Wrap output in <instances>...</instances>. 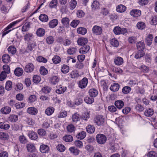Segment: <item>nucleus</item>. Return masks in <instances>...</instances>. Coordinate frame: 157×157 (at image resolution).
Masks as SVG:
<instances>
[{
    "label": "nucleus",
    "instance_id": "69168bd1",
    "mask_svg": "<svg viewBox=\"0 0 157 157\" xmlns=\"http://www.w3.org/2000/svg\"><path fill=\"white\" fill-rule=\"evenodd\" d=\"M52 60L54 63L57 64L61 61V58L59 56H56L52 59Z\"/></svg>",
    "mask_w": 157,
    "mask_h": 157
},
{
    "label": "nucleus",
    "instance_id": "ea45409f",
    "mask_svg": "<svg viewBox=\"0 0 157 157\" xmlns=\"http://www.w3.org/2000/svg\"><path fill=\"white\" fill-rule=\"evenodd\" d=\"M69 71V67L68 66L63 64L61 68V71L64 74L67 73Z\"/></svg>",
    "mask_w": 157,
    "mask_h": 157
},
{
    "label": "nucleus",
    "instance_id": "de8ad7c7",
    "mask_svg": "<svg viewBox=\"0 0 157 157\" xmlns=\"http://www.w3.org/2000/svg\"><path fill=\"white\" fill-rule=\"evenodd\" d=\"M99 6V3L97 1H94L92 4L91 8L93 10H95L98 9Z\"/></svg>",
    "mask_w": 157,
    "mask_h": 157
},
{
    "label": "nucleus",
    "instance_id": "5fc2aeb1",
    "mask_svg": "<svg viewBox=\"0 0 157 157\" xmlns=\"http://www.w3.org/2000/svg\"><path fill=\"white\" fill-rule=\"evenodd\" d=\"M30 27V23L29 22H26L22 26L21 30L22 32H26L29 30Z\"/></svg>",
    "mask_w": 157,
    "mask_h": 157
},
{
    "label": "nucleus",
    "instance_id": "49530a36",
    "mask_svg": "<svg viewBox=\"0 0 157 157\" xmlns=\"http://www.w3.org/2000/svg\"><path fill=\"white\" fill-rule=\"evenodd\" d=\"M110 43L113 46L117 47L119 45V42L115 38H113L110 40Z\"/></svg>",
    "mask_w": 157,
    "mask_h": 157
},
{
    "label": "nucleus",
    "instance_id": "338daca9",
    "mask_svg": "<svg viewBox=\"0 0 157 157\" xmlns=\"http://www.w3.org/2000/svg\"><path fill=\"white\" fill-rule=\"evenodd\" d=\"M57 148L58 151L61 152H63L65 151L66 148L64 145L60 144L57 145Z\"/></svg>",
    "mask_w": 157,
    "mask_h": 157
},
{
    "label": "nucleus",
    "instance_id": "20e7f679",
    "mask_svg": "<svg viewBox=\"0 0 157 157\" xmlns=\"http://www.w3.org/2000/svg\"><path fill=\"white\" fill-rule=\"evenodd\" d=\"M105 120V117L103 116L98 115L95 118L94 123L98 126L101 125L104 123Z\"/></svg>",
    "mask_w": 157,
    "mask_h": 157
},
{
    "label": "nucleus",
    "instance_id": "f8f14e48",
    "mask_svg": "<svg viewBox=\"0 0 157 157\" xmlns=\"http://www.w3.org/2000/svg\"><path fill=\"white\" fill-rule=\"evenodd\" d=\"M114 62L115 65L120 66L122 65L124 63L123 59L120 56H118L115 58Z\"/></svg>",
    "mask_w": 157,
    "mask_h": 157
},
{
    "label": "nucleus",
    "instance_id": "58836bf2",
    "mask_svg": "<svg viewBox=\"0 0 157 157\" xmlns=\"http://www.w3.org/2000/svg\"><path fill=\"white\" fill-rule=\"evenodd\" d=\"M54 111V109L52 107H50L47 108L45 111V113L48 116L51 115Z\"/></svg>",
    "mask_w": 157,
    "mask_h": 157
},
{
    "label": "nucleus",
    "instance_id": "e433bc0d",
    "mask_svg": "<svg viewBox=\"0 0 157 157\" xmlns=\"http://www.w3.org/2000/svg\"><path fill=\"white\" fill-rule=\"evenodd\" d=\"M77 49L75 47H70L67 50V53L70 55H73L76 53Z\"/></svg>",
    "mask_w": 157,
    "mask_h": 157
},
{
    "label": "nucleus",
    "instance_id": "aec40b11",
    "mask_svg": "<svg viewBox=\"0 0 157 157\" xmlns=\"http://www.w3.org/2000/svg\"><path fill=\"white\" fill-rule=\"evenodd\" d=\"M90 47L86 45L84 47L81 48L79 50V52L80 54H85L87 53L90 49Z\"/></svg>",
    "mask_w": 157,
    "mask_h": 157
},
{
    "label": "nucleus",
    "instance_id": "5701e85b",
    "mask_svg": "<svg viewBox=\"0 0 157 157\" xmlns=\"http://www.w3.org/2000/svg\"><path fill=\"white\" fill-rule=\"evenodd\" d=\"M81 116L77 113L73 114L72 117V120L73 122L76 123L79 121L80 119Z\"/></svg>",
    "mask_w": 157,
    "mask_h": 157
},
{
    "label": "nucleus",
    "instance_id": "a211bd4d",
    "mask_svg": "<svg viewBox=\"0 0 157 157\" xmlns=\"http://www.w3.org/2000/svg\"><path fill=\"white\" fill-rule=\"evenodd\" d=\"M69 150L70 151L71 153L73 154L74 155H78L80 151L79 150L75 147H70L69 149Z\"/></svg>",
    "mask_w": 157,
    "mask_h": 157
},
{
    "label": "nucleus",
    "instance_id": "bb28decb",
    "mask_svg": "<svg viewBox=\"0 0 157 157\" xmlns=\"http://www.w3.org/2000/svg\"><path fill=\"white\" fill-rule=\"evenodd\" d=\"M69 19L67 17H63L61 20V22L63 25L67 28L69 26Z\"/></svg>",
    "mask_w": 157,
    "mask_h": 157
},
{
    "label": "nucleus",
    "instance_id": "72a5a7b5",
    "mask_svg": "<svg viewBox=\"0 0 157 157\" xmlns=\"http://www.w3.org/2000/svg\"><path fill=\"white\" fill-rule=\"evenodd\" d=\"M18 119L17 115L14 114L10 115L8 118V121L11 122H16Z\"/></svg>",
    "mask_w": 157,
    "mask_h": 157
},
{
    "label": "nucleus",
    "instance_id": "864d4df0",
    "mask_svg": "<svg viewBox=\"0 0 157 157\" xmlns=\"http://www.w3.org/2000/svg\"><path fill=\"white\" fill-rule=\"evenodd\" d=\"M59 79L56 76H54L51 77L50 80L53 84L56 85L59 82Z\"/></svg>",
    "mask_w": 157,
    "mask_h": 157
},
{
    "label": "nucleus",
    "instance_id": "0eeeda50",
    "mask_svg": "<svg viewBox=\"0 0 157 157\" xmlns=\"http://www.w3.org/2000/svg\"><path fill=\"white\" fill-rule=\"evenodd\" d=\"M102 29L100 26L95 25L93 27L92 32L95 35H100L102 33Z\"/></svg>",
    "mask_w": 157,
    "mask_h": 157
},
{
    "label": "nucleus",
    "instance_id": "c85d7f7f",
    "mask_svg": "<svg viewBox=\"0 0 157 157\" xmlns=\"http://www.w3.org/2000/svg\"><path fill=\"white\" fill-rule=\"evenodd\" d=\"M18 140L21 144H26L28 141L27 138L23 135L19 136Z\"/></svg>",
    "mask_w": 157,
    "mask_h": 157
},
{
    "label": "nucleus",
    "instance_id": "393cba45",
    "mask_svg": "<svg viewBox=\"0 0 157 157\" xmlns=\"http://www.w3.org/2000/svg\"><path fill=\"white\" fill-rule=\"evenodd\" d=\"M154 114V111L152 109L149 108L147 109L144 112L145 116L147 117H150Z\"/></svg>",
    "mask_w": 157,
    "mask_h": 157
},
{
    "label": "nucleus",
    "instance_id": "f704fd0d",
    "mask_svg": "<svg viewBox=\"0 0 157 157\" xmlns=\"http://www.w3.org/2000/svg\"><path fill=\"white\" fill-rule=\"evenodd\" d=\"M86 132L85 131H82L78 133L76 136V137L80 140H82L86 137Z\"/></svg>",
    "mask_w": 157,
    "mask_h": 157
},
{
    "label": "nucleus",
    "instance_id": "6e6552de",
    "mask_svg": "<svg viewBox=\"0 0 157 157\" xmlns=\"http://www.w3.org/2000/svg\"><path fill=\"white\" fill-rule=\"evenodd\" d=\"M130 14L133 17H137L140 15L141 11L139 10L134 9L130 11Z\"/></svg>",
    "mask_w": 157,
    "mask_h": 157
},
{
    "label": "nucleus",
    "instance_id": "9d476101",
    "mask_svg": "<svg viewBox=\"0 0 157 157\" xmlns=\"http://www.w3.org/2000/svg\"><path fill=\"white\" fill-rule=\"evenodd\" d=\"M34 68V66L32 63H29L25 66L24 70L27 72H31L33 71Z\"/></svg>",
    "mask_w": 157,
    "mask_h": 157
},
{
    "label": "nucleus",
    "instance_id": "473e14b6",
    "mask_svg": "<svg viewBox=\"0 0 157 157\" xmlns=\"http://www.w3.org/2000/svg\"><path fill=\"white\" fill-rule=\"evenodd\" d=\"M45 33V30L44 29L42 28H39L36 31V34L38 36H42Z\"/></svg>",
    "mask_w": 157,
    "mask_h": 157
},
{
    "label": "nucleus",
    "instance_id": "6ab92c4d",
    "mask_svg": "<svg viewBox=\"0 0 157 157\" xmlns=\"http://www.w3.org/2000/svg\"><path fill=\"white\" fill-rule=\"evenodd\" d=\"M28 136L29 138L33 140H36L38 138V136L36 133L33 131L29 132Z\"/></svg>",
    "mask_w": 157,
    "mask_h": 157
},
{
    "label": "nucleus",
    "instance_id": "c756f323",
    "mask_svg": "<svg viewBox=\"0 0 157 157\" xmlns=\"http://www.w3.org/2000/svg\"><path fill=\"white\" fill-rule=\"evenodd\" d=\"M77 2L76 0H71L69 2V6L71 10H73L76 7Z\"/></svg>",
    "mask_w": 157,
    "mask_h": 157
},
{
    "label": "nucleus",
    "instance_id": "13d9d810",
    "mask_svg": "<svg viewBox=\"0 0 157 157\" xmlns=\"http://www.w3.org/2000/svg\"><path fill=\"white\" fill-rule=\"evenodd\" d=\"M46 41L47 44H50L53 43L54 39L52 36H50L46 38Z\"/></svg>",
    "mask_w": 157,
    "mask_h": 157
},
{
    "label": "nucleus",
    "instance_id": "b1692460",
    "mask_svg": "<svg viewBox=\"0 0 157 157\" xmlns=\"http://www.w3.org/2000/svg\"><path fill=\"white\" fill-rule=\"evenodd\" d=\"M120 86L118 84L114 83L112 84L110 87V89L112 91H117L119 89Z\"/></svg>",
    "mask_w": 157,
    "mask_h": 157
},
{
    "label": "nucleus",
    "instance_id": "774afa93",
    "mask_svg": "<svg viewBox=\"0 0 157 157\" xmlns=\"http://www.w3.org/2000/svg\"><path fill=\"white\" fill-rule=\"evenodd\" d=\"M81 119L84 120L85 121H87V119L90 117V114L88 112H85L82 114L81 117Z\"/></svg>",
    "mask_w": 157,
    "mask_h": 157
},
{
    "label": "nucleus",
    "instance_id": "e2e57ef3",
    "mask_svg": "<svg viewBox=\"0 0 157 157\" xmlns=\"http://www.w3.org/2000/svg\"><path fill=\"white\" fill-rule=\"evenodd\" d=\"M74 144L75 145L79 148H82L83 146L82 142L79 140H77L75 141Z\"/></svg>",
    "mask_w": 157,
    "mask_h": 157
},
{
    "label": "nucleus",
    "instance_id": "6e6d98bb",
    "mask_svg": "<svg viewBox=\"0 0 157 157\" xmlns=\"http://www.w3.org/2000/svg\"><path fill=\"white\" fill-rule=\"evenodd\" d=\"M63 140L67 142H71L73 141V138L70 135H66L63 138Z\"/></svg>",
    "mask_w": 157,
    "mask_h": 157
},
{
    "label": "nucleus",
    "instance_id": "4d7b16f0",
    "mask_svg": "<svg viewBox=\"0 0 157 157\" xmlns=\"http://www.w3.org/2000/svg\"><path fill=\"white\" fill-rule=\"evenodd\" d=\"M2 61L4 63L9 62L10 60V57L9 55L7 54H4L2 56Z\"/></svg>",
    "mask_w": 157,
    "mask_h": 157
},
{
    "label": "nucleus",
    "instance_id": "cd10ccee",
    "mask_svg": "<svg viewBox=\"0 0 157 157\" xmlns=\"http://www.w3.org/2000/svg\"><path fill=\"white\" fill-rule=\"evenodd\" d=\"M23 73V71L21 68L17 67L16 68L14 71V73L15 75L17 76H21Z\"/></svg>",
    "mask_w": 157,
    "mask_h": 157
},
{
    "label": "nucleus",
    "instance_id": "7ed1b4c3",
    "mask_svg": "<svg viewBox=\"0 0 157 157\" xmlns=\"http://www.w3.org/2000/svg\"><path fill=\"white\" fill-rule=\"evenodd\" d=\"M96 138L97 142L100 144H104L107 140L105 136L101 134H97Z\"/></svg>",
    "mask_w": 157,
    "mask_h": 157
},
{
    "label": "nucleus",
    "instance_id": "4be33fe9",
    "mask_svg": "<svg viewBox=\"0 0 157 157\" xmlns=\"http://www.w3.org/2000/svg\"><path fill=\"white\" fill-rule=\"evenodd\" d=\"M116 9L117 12L123 13L126 11V8L124 6L120 4L117 6Z\"/></svg>",
    "mask_w": 157,
    "mask_h": 157
},
{
    "label": "nucleus",
    "instance_id": "f257e3e1",
    "mask_svg": "<svg viewBox=\"0 0 157 157\" xmlns=\"http://www.w3.org/2000/svg\"><path fill=\"white\" fill-rule=\"evenodd\" d=\"M113 32L115 34L117 35H124L127 33L128 32L126 28H121L118 26H117L114 27L113 29Z\"/></svg>",
    "mask_w": 157,
    "mask_h": 157
},
{
    "label": "nucleus",
    "instance_id": "412c9836",
    "mask_svg": "<svg viewBox=\"0 0 157 157\" xmlns=\"http://www.w3.org/2000/svg\"><path fill=\"white\" fill-rule=\"evenodd\" d=\"M153 37V35L151 34L148 35L146 37V43L147 45L150 46L151 44Z\"/></svg>",
    "mask_w": 157,
    "mask_h": 157
},
{
    "label": "nucleus",
    "instance_id": "2eb2a0df",
    "mask_svg": "<svg viewBox=\"0 0 157 157\" xmlns=\"http://www.w3.org/2000/svg\"><path fill=\"white\" fill-rule=\"evenodd\" d=\"M11 111V108L8 106H5L1 108L0 110L1 113L4 114H7L10 113Z\"/></svg>",
    "mask_w": 157,
    "mask_h": 157
},
{
    "label": "nucleus",
    "instance_id": "680f3d73",
    "mask_svg": "<svg viewBox=\"0 0 157 157\" xmlns=\"http://www.w3.org/2000/svg\"><path fill=\"white\" fill-rule=\"evenodd\" d=\"M24 40L27 41H29L33 39V35L31 33H28L24 36Z\"/></svg>",
    "mask_w": 157,
    "mask_h": 157
},
{
    "label": "nucleus",
    "instance_id": "a18cd8bd",
    "mask_svg": "<svg viewBox=\"0 0 157 157\" xmlns=\"http://www.w3.org/2000/svg\"><path fill=\"white\" fill-rule=\"evenodd\" d=\"M136 26L138 29L143 30L145 28L146 25L144 22L140 21L137 23Z\"/></svg>",
    "mask_w": 157,
    "mask_h": 157
},
{
    "label": "nucleus",
    "instance_id": "7c9ffc66",
    "mask_svg": "<svg viewBox=\"0 0 157 157\" xmlns=\"http://www.w3.org/2000/svg\"><path fill=\"white\" fill-rule=\"evenodd\" d=\"M114 104L117 108L121 109L124 106V103L121 100H117L115 101Z\"/></svg>",
    "mask_w": 157,
    "mask_h": 157
},
{
    "label": "nucleus",
    "instance_id": "a878e982",
    "mask_svg": "<svg viewBox=\"0 0 157 157\" xmlns=\"http://www.w3.org/2000/svg\"><path fill=\"white\" fill-rule=\"evenodd\" d=\"M10 127V125L7 124L4 121H0V128L5 130L8 129Z\"/></svg>",
    "mask_w": 157,
    "mask_h": 157
},
{
    "label": "nucleus",
    "instance_id": "dca6fc26",
    "mask_svg": "<svg viewBox=\"0 0 157 157\" xmlns=\"http://www.w3.org/2000/svg\"><path fill=\"white\" fill-rule=\"evenodd\" d=\"M66 87L60 85L57 87V89L56 90V92L59 94H60L64 93L66 90Z\"/></svg>",
    "mask_w": 157,
    "mask_h": 157
},
{
    "label": "nucleus",
    "instance_id": "bf43d9fd",
    "mask_svg": "<svg viewBox=\"0 0 157 157\" xmlns=\"http://www.w3.org/2000/svg\"><path fill=\"white\" fill-rule=\"evenodd\" d=\"M9 138L7 133L4 132H0V139L2 140H6Z\"/></svg>",
    "mask_w": 157,
    "mask_h": 157
},
{
    "label": "nucleus",
    "instance_id": "1a4fd4ad",
    "mask_svg": "<svg viewBox=\"0 0 157 157\" xmlns=\"http://www.w3.org/2000/svg\"><path fill=\"white\" fill-rule=\"evenodd\" d=\"M27 112L30 114L36 115L38 113V110L36 108L34 107H29L27 109Z\"/></svg>",
    "mask_w": 157,
    "mask_h": 157
},
{
    "label": "nucleus",
    "instance_id": "8fccbe9b",
    "mask_svg": "<svg viewBox=\"0 0 157 157\" xmlns=\"http://www.w3.org/2000/svg\"><path fill=\"white\" fill-rule=\"evenodd\" d=\"M5 88L8 91L12 89V82L11 81L8 80L6 82Z\"/></svg>",
    "mask_w": 157,
    "mask_h": 157
},
{
    "label": "nucleus",
    "instance_id": "09e8293b",
    "mask_svg": "<svg viewBox=\"0 0 157 157\" xmlns=\"http://www.w3.org/2000/svg\"><path fill=\"white\" fill-rule=\"evenodd\" d=\"M144 55L143 51L139 50L136 53L135 58L136 59H139L142 57Z\"/></svg>",
    "mask_w": 157,
    "mask_h": 157
},
{
    "label": "nucleus",
    "instance_id": "f03ea898",
    "mask_svg": "<svg viewBox=\"0 0 157 157\" xmlns=\"http://www.w3.org/2000/svg\"><path fill=\"white\" fill-rule=\"evenodd\" d=\"M57 41L61 44L65 46H69L71 43V40L70 39L66 38H63L61 37L58 38Z\"/></svg>",
    "mask_w": 157,
    "mask_h": 157
},
{
    "label": "nucleus",
    "instance_id": "9b49d317",
    "mask_svg": "<svg viewBox=\"0 0 157 157\" xmlns=\"http://www.w3.org/2000/svg\"><path fill=\"white\" fill-rule=\"evenodd\" d=\"M137 68L139 69L141 71L144 73H147L149 71V67L146 65L140 64L137 65Z\"/></svg>",
    "mask_w": 157,
    "mask_h": 157
},
{
    "label": "nucleus",
    "instance_id": "c03bdc74",
    "mask_svg": "<svg viewBox=\"0 0 157 157\" xmlns=\"http://www.w3.org/2000/svg\"><path fill=\"white\" fill-rule=\"evenodd\" d=\"M144 44L142 41L138 42L136 44L137 47L139 50L143 51L144 48Z\"/></svg>",
    "mask_w": 157,
    "mask_h": 157
},
{
    "label": "nucleus",
    "instance_id": "a19ab883",
    "mask_svg": "<svg viewBox=\"0 0 157 157\" xmlns=\"http://www.w3.org/2000/svg\"><path fill=\"white\" fill-rule=\"evenodd\" d=\"M58 4L57 0H52L50 2L49 7L51 8H56Z\"/></svg>",
    "mask_w": 157,
    "mask_h": 157
},
{
    "label": "nucleus",
    "instance_id": "423d86ee",
    "mask_svg": "<svg viewBox=\"0 0 157 157\" xmlns=\"http://www.w3.org/2000/svg\"><path fill=\"white\" fill-rule=\"evenodd\" d=\"M88 83V79L84 77L79 81L78 86L81 89L84 88L86 87Z\"/></svg>",
    "mask_w": 157,
    "mask_h": 157
},
{
    "label": "nucleus",
    "instance_id": "ddd939ff",
    "mask_svg": "<svg viewBox=\"0 0 157 157\" xmlns=\"http://www.w3.org/2000/svg\"><path fill=\"white\" fill-rule=\"evenodd\" d=\"M49 150V147L46 145L42 144L40 147V151L43 153H48Z\"/></svg>",
    "mask_w": 157,
    "mask_h": 157
},
{
    "label": "nucleus",
    "instance_id": "2f4dec72",
    "mask_svg": "<svg viewBox=\"0 0 157 157\" xmlns=\"http://www.w3.org/2000/svg\"><path fill=\"white\" fill-rule=\"evenodd\" d=\"M77 31L78 34L84 35L86 33L87 30L84 27H80L77 29Z\"/></svg>",
    "mask_w": 157,
    "mask_h": 157
},
{
    "label": "nucleus",
    "instance_id": "0e129e2a",
    "mask_svg": "<svg viewBox=\"0 0 157 157\" xmlns=\"http://www.w3.org/2000/svg\"><path fill=\"white\" fill-rule=\"evenodd\" d=\"M131 90L130 87L128 86L124 87L122 89V92L124 94H127L129 93Z\"/></svg>",
    "mask_w": 157,
    "mask_h": 157
},
{
    "label": "nucleus",
    "instance_id": "052dcab7",
    "mask_svg": "<svg viewBox=\"0 0 157 157\" xmlns=\"http://www.w3.org/2000/svg\"><path fill=\"white\" fill-rule=\"evenodd\" d=\"M8 51L9 53L13 54H15L16 51L15 48L12 46H10L8 48Z\"/></svg>",
    "mask_w": 157,
    "mask_h": 157
},
{
    "label": "nucleus",
    "instance_id": "4468645a",
    "mask_svg": "<svg viewBox=\"0 0 157 157\" xmlns=\"http://www.w3.org/2000/svg\"><path fill=\"white\" fill-rule=\"evenodd\" d=\"M88 42V40L86 38L84 37H80L77 40L78 44L80 46H83L86 44Z\"/></svg>",
    "mask_w": 157,
    "mask_h": 157
},
{
    "label": "nucleus",
    "instance_id": "603ef678",
    "mask_svg": "<svg viewBox=\"0 0 157 157\" xmlns=\"http://www.w3.org/2000/svg\"><path fill=\"white\" fill-rule=\"evenodd\" d=\"M39 19L42 21L45 22L48 21V17L45 14H41L39 17Z\"/></svg>",
    "mask_w": 157,
    "mask_h": 157
},
{
    "label": "nucleus",
    "instance_id": "4c0bfd02",
    "mask_svg": "<svg viewBox=\"0 0 157 157\" xmlns=\"http://www.w3.org/2000/svg\"><path fill=\"white\" fill-rule=\"evenodd\" d=\"M89 94L92 97H95L98 94L97 90L95 89H92L89 90Z\"/></svg>",
    "mask_w": 157,
    "mask_h": 157
},
{
    "label": "nucleus",
    "instance_id": "79ce46f5",
    "mask_svg": "<svg viewBox=\"0 0 157 157\" xmlns=\"http://www.w3.org/2000/svg\"><path fill=\"white\" fill-rule=\"evenodd\" d=\"M84 101L86 103L91 104L93 103L94 101V98L92 97L87 96L84 98Z\"/></svg>",
    "mask_w": 157,
    "mask_h": 157
},
{
    "label": "nucleus",
    "instance_id": "3c124183",
    "mask_svg": "<svg viewBox=\"0 0 157 157\" xmlns=\"http://www.w3.org/2000/svg\"><path fill=\"white\" fill-rule=\"evenodd\" d=\"M40 74L43 75H45L48 73L47 69L44 66H41L40 69Z\"/></svg>",
    "mask_w": 157,
    "mask_h": 157
},
{
    "label": "nucleus",
    "instance_id": "39448f33",
    "mask_svg": "<svg viewBox=\"0 0 157 157\" xmlns=\"http://www.w3.org/2000/svg\"><path fill=\"white\" fill-rule=\"evenodd\" d=\"M26 148L28 151L29 152H35L36 151L35 145L33 143H30L27 144Z\"/></svg>",
    "mask_w": 157,
    "mask_h": 157
},
{
    "label": "nucleus",
    "instance_id": "c9c22d12",
    "mask_svg": "<svg viewBox=\"0 0 157 157\" xmlns=\"http://www.w3.org/2000/svg\"><path fill=\"white\" fill-rule=\"evenodd\" d=\"M95 129L94 126L90 125H87L86 128V131L89 133H92L95 131Z\"/></svg>",
    "mask_w": 157,
    "mask_h": 157
},
{
    "label": "nucleus",
    "instance_id": "37998d69",
    "mask_svg": "<svg viewBox=\"0 0 157 157\" xmlns=\"http://www.w3.org/2000/svg\"><path fill=\"white\" fill-rule=\"evenodd\" d=\"M67 114L66 111L62 110L58 113L57 116L59 118H63L66 117L67 116Z\"/></svg>",
    "mask_w": 157,
    "mask_h": 157
},
{
    "label": "nucleus",
    "instance_id": "f3484780",
    "mask_svg": "<svg viewBox=\"0 0 157 157\" xmlns=\"http://www.w3.org/2000/svg\"><path fill=\"white\" fill-rule=\"evenodd\" d=\"M58 23V20L57 19H54L49 22V26L51 28H54L57 25Z\"/></svg>",
    "mask_w": 157,
    "mask_h": 157
}]
</instances>
